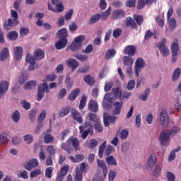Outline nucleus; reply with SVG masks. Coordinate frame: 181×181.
Here are the masks:
<instances>
[{
    "instance_id": "f257e3e1",
    "label": "nucleus",
    "mask_w": 181,
    "mask_h": 181,
    "mask_svg": "<svg viewBox=\"0 0 181 181\" xmlns=\"http://www.w3.org/2000/svg\"><path fill=\"white\" fill-rule=\"evenodd\" d=\"M61 148L68 152V153H71L73 151V148L75 151H80V141L77 138L69 139L66 143H63Z\"/></svg>"
},
{
    "instance_id": "f03ea898",
    "label": "nucleus",
    "mask_w": 181,
    "mask_h": 181,
    "mask_svg": "<svg viewBox=\"0 0 181 181\" xmlns=\"http://www.w3.org/2000/svg\"><path fill=\"white\" fill-rule=\"evenodd\" d=\"M97 164L98 168L103 170V175H101L100 173L96 174L93 177V181H104L105 177H107V173H108V168H107V164L105 162L102 160H97Z\"/></svg>"
},
{
    "instance_id": "7ed1b4c3",
    "label": "nucleus",
    "mask_w": 181,
    "mask_h": 181,
    "mask_svg": "<svg viewBox=\"0 0 181 181\" xmlns=\"http://www.w3.org/2000/svg\"><path fill=\"white\" fill-rule=\"evenodd\" d=\"M158 118L160 127L168 128L169 127V113L166 109H161L158 113Z\"/></svg>"
},
{
    "instance_id": "20e7f679",
    "label": "nucleus",
    "mask_w": 181,
    "mask_h": 181,
    "mask_svg": "<svg viewBox=\"0 0 181 181\" xmlns=\"http://www.w3.org/2000/svg\"><path fill=\"white\" fill-rule=\"evenodd\" d=\"M79 129L80 132L82 133L81 138H83V139H86V138L88 136V134H90V135L94 134L93 124L90 122H85L84 126H80Z\"/></svg>"
},
{
    "instance_id": "39448f33",
    "label": "nucleus",
    "mask_w": 181,
    "mask_h": 181,
    "mask_svg": "<svg viewBox=\"0 0 181 181\" xmlns=\"http://www.w3.org/2000/svg\"><path fill=\"white\" fill-rule=\"evenodd\" d=\"M84 40H86V37L84 35H79L76 37L70 47L71 52H78V50L81 49V46H83V42H84Z\"/></svg>"
},
{
    "instance_id": "423d86ee",
    "label": "nucleus",
    "mask_w": 181,
    "mask_h": 181,
    "mask_svg": "<svg viewBox=\"0 0 181 181\" xmlns=\"http://www.w3.org/2000/svg\"><path fill=\"white\" fill-rule=\"evenodd\" d=\"M49 86L46 81L42 80V83L38 86L37 101H42V99L45 97V93H49Z\"/></svg>"
},
{
    "instance_id": "0eeeda50",
    "label": "nucleus",
    "mask_w": 181,
    "mask_h": 181,
    "mask_svg": "<svg viewBox=\"0 0 181 181\" xmlns=\"http://www.w3.org/2000/svg\"><path fill=\"white\" fill-rule=\"evenodd\" d=\"M123 64L126 66V73L129 76H132V65L134 64V58L131 56H124L123 57Z\"/></svg>"
},
{
    "instance_id": "6e6552de",
    "label": "nucleus",
    "mask_w": 181,
    "mask_h": 181,
    "mask_svg": "<svg viewBox=\"0 0 181 181\" xmlns=\"http://www.w3.org/2000/svg\"><path fill=\"white\" fill-rule=\"evenodd\" d=\"M144 67H146V62L142 57H139L136 59L135 62V67H134V73L136 77H139V71L144 69Z\"/></svg>"
},
{
    "instance_id": "1a4fd4ad",
    "label": "nucleus",
    "mask_w": 181,
    "mask_h": 181,
    "mask_svg": "<svg viewBox=\"0 0 181 181\" xmlns=\"http://www.w3.org/2000/svg\"><path fill=\"white\" fill-rule=\"evenodd\" d=\"M157 47H158L163 57H168V56L170 54V50L166 47V39H163L160 42H158L157 44Z\"/></svg>"
},
{
    "instance_id": "9d476101",
    "label": "nucleus",
    "mask_w": 181,
    "mask_h": 181,
    "mask_svg": "<svg viewBox=\"0 0 181 181\" xmlns=\"http://www.w3.org/2000/svg\"><path fill=\"white\" fill-rule=\"evenodd\" d=\"M170 136V132L169 130H164L160 134L159 141L163 146H166L169 142Z\"/></svg>"
},
{
    "instance_id": "9b49d317",
    "label": "nucleus",
    "mask_w": 181,
    "mask_h": 181,
    "mask_svg": "<svg viewBox=\"0 0 181 181\" xmlns=\"http://www.w3.org/2000/svg\"><path fill=\"white\" fill-rule=\"evenodd\" d=\"M114 101H115V98L112 96L111 93H107L105 95L103 98L102 105L103 108H109L110 105L108 104V103L112 104L114 103Z\"/></svg>"
},
{
    "instance_id": "f8f14e48",
    "label": "nucleus",
    "mask_w": 181,
    "mask_h": 181,
    "mask_svg": "<svg viewBox=\"0 0 181 181\" xmlns=\"http://www.w3.org/2000/svg\"><path fill=\"white\" fill-rule=\"evenodd\" d=\"M23 166L26 170H29L30 172L32 169L39 166V161L37 160V158H33L29 160L28 162H25Z\"/></svg>"
},
{
    "instance_id": "ddd939ff",
    "label": "nucleus",
    "mask_w": 181,
    "mask_h": 181,
    "mask_svg": "<svg viewBox=\"0 0 181 181\" xmlns=\"http://www.w3.org/2000/svg\"><path fill=\"white\" fill-rule=\"evenodd\" d=\"M65 63L69 69H71L72 71H76L78 66H80V62L74 58L67 59Z\"/></svg>"
},
{
    "instance_id": "4468645a",
    "label": "nucleus",
    "mask_w": 181,
    "mask_h": 181,
    "mask_svg": "<svg viewBox=\"0 0 181 181\" xmlns=\"http://www.w3.org/2000/svg\"><path fill=\"white\" fill-rule=\"evenodd\" d=\"M25 62H26V63L30 64L29 67H28V70H30V71H32L35 70V69H36L35 67V64H36V60L35 59L33 56H32V54H27Z\"/></svg>"
},
{
    "instance_id": "2eb2a0df",
    "label": "nucleus",
    "mask_w": 181,
    "mask_h": 181,
    "mask_svg": "<svg viewBox=\"0 0 181 181\" xmlns=\"http://www.w3.org/2000/svg\"><path fill=\"white\" fill-rule=\"evenodd\" d=\"M122 107H124V102H122V100L120 102H115L113 104L112 114H114V115H119V114H121Z\"/></svg>"
},
{
    "instance_id": "dca6fc26",
    "label": "nucleus",
    "mask_w": 181,
    "mask_h": 181,
    "mask_svg": "<svg viewBox=\"0 0 181 181\" xmlns=\"http://www.w3.org/2000/svg\"><path fill=\"white\" fill-rule=\"evenodd\" d=\"M9 88V82L6 81H1L0 83V100L4 96V94H6Z\"/></svg>"
},
{
    "instance_id": "f3484780",
    "label": "nucleus",
    "mask_w": 181,
    "mask_h": 181,
    "mask_svg": "<svg viewBox=\"0 0 181 181\" xmlns=\"http://www.w3.org/2000/svg\"><path fill=\"white\" fill-rule=\"evenodd\" d=\"M71 115L76 122H78V124H83V117H81V114L77 111V110L72 108L71 110Z\"/></svg>"
},
{
    "instance_id": "a211bd4d",
    "label": "nucleus",
    "mask_w": 181,
    "mask_h": 181,
    "mask_svg": "<svg viewBox=\"0 0 181 181\" xmlns=\"http://www.w3.org/2000/svg\"><path fill=\"white\" fill-rule=\"evenodd\" d=\"M14 57L17 62H19L23 56V48L21 46L14 47Z\"/></svg>"
},
{
    "instance_id": "6ab92c4d",
    "label": "nucleus",
    "mask_w": 181,
    "mask_h": 181,
    "mask_svg": "<svg viewBox=\"0 0 181 181\" xmlns=\"http://www.w3.org/2000/svg\"><path fill=\"white\" fill-rule=\"evenodd\" d=\"M116 119H117V116L106 115V114L104 113L103 122H104L105 127H108L110 125V124H114Z\"/></svg>"
},
{
    "instance_id": "aec40b11",
    "label": "nucleus",
    "mask_w": 181,
    "mask_h": 181,
    "mask_svg": "<svg viewBox=\"0 0 181 181\" xmlns=\"http://www.w3.org/2000/svg\"><path fill=\"white\" fill-rule=\"evenodd\" d=\"M88 121H86L85 122H90L93 124V128L94 127V124H96V122L100 121V119L98 118V116L95 113H88L87 116Z\"/></svg>"
},
{
    "instance_id": "412c9836",
    "label": "nucleus",
    "mask_w": 181,
    "mask_h": 181,
    "mask_svg": "<svg viewBox=\"0 0 181 181\" xmlns=\"http://www.w3.org/2000/svg\"><path fill=\"white\" fill-rule=\"evenodd\" d=\"M155 163H156V155L151 153L147 162V168L152 170V168L155 166Z\"/></svg>"
},
{
    "instance_id": "4be33fe9",
    "label": "nucleus",
    "mask_w": 181,
    "mask_h": 181,
    "mask_svg": "<svg viewBox=\"0 0 181 181\" xmlns=\"http://www.w3.org/2000/svg\"><path fill=\"white\" fill-rule=\"evenodd\" d=\"M67 46V39L59 38L58 41L55 42V47L57 50H62Z\"/></svg>"
},
{
    "instance_id": "5701e85b",
    "label": "nucleus",
    "mask_w": 181,
    "mask_h": 181,
    "mask_svg": "<svg viewBox=\"0 0 181 181\" xmlns=\"http://www.w3.org/2000/svg\"><path fill=\"white\" fill-rule=\"evenodd\" d=\"M18 23L19 22H18V20L14 18H9L8 20V23L4 24V29L6 30H11V28L16 26Z\"/></svg>"
},
{
    "instance_id": "b1692460",
    "label": "nucleus",
    "mask_w": 181,
    "mask_h": 181,
    "mask_svg": "<svg viewBox=\"0 0 181 181\" xmlns=\"http://www.w3.org/2000/svg\"><path fill=\"white\" fill-rule=\"evenodd\" d=\"M124 54H129V56H134L135 52H136V47L135 45H128L124 49Z\"/></svg>"
},
{
    "instance_id": "393cba45",
    "label": "nucleus",
    "mask_w": 181,
    "mask_h": 181,
    "mask_svg": "<svg viewBox=\"0 0 181 181\" xmlns=\"http://www.w3.org/2000/svg\"><path fill=\"white\" fill-rule=\"evenodd\" d=\"M88 108L89 111L91 112H98V103H97L93 100H90L88 105Z\"/></svg>"
},
{
    "instance_id": "a878e982",
    "label": "nucleus",
    "mask_w": 181,
    "mask_h": 181,
    "mask_svg": "<svg viewBox=\"0 0 181 181\" xmlns=\"http://www.w3.org/2000/svg\"><path fill=\"white\" fill-rule=\"evenodd\" d=\"M171 53L172 54H179V40L175 39L171 45Z\"/></svg>"
},
{
    "instance_id": "bb28decb",
    "label": "nucleus",
    "mask_w": 181,
    "mask_h": 181,
    "mask_svg": "<svg viewBox=\"0 0 181 181\" xmlns=\"http://www.w3.org/2000/svg\"><path fill=\"white\" fill-rule=\"evenodd\" d=\"M125 13L122 10H116L112 12V19L116 21L117 19H121V18H124Z\"/></svg>"
},
{
    "instance_id": "cd10ccee",
    "label": "nucleus",
    "mask_w": 181,
    "mask_h": 181,
    "mask_svg": "<svg viewBox=\"0 0 181 181\" xmlns=\"http://www.w3.org/2000/svg\"><path fill=\"white\" fill-rule=\"evenodd\" d=\"M29 78V74L26 73V71H23L21 75L18 76V83L19 84H25V82L28 81Z\"/></svg>"
},
{
    "instance_id": "c85d7f7f",
    "label": "nucleus",
    "mask_w": 181,
    "mask_h": 181,
    "mask_svg": "<svg viewBox=\"0 0 181 181\" xmlns=\"http://www.w3.org/2000/svg\"><path fill=\"white\" fill-rule=\"evenodd\" d=\"M126 25L127 27L131 28V29H136V23H135V20L131 17L127 18Z\"/></svg>"
},
{
    "instance_id": "c756f323",
    "label": "nucleus",
    "mask_w": 181,
    "mask_h": 181,
    "mask_svg": "<svg viewBox=\"0 0 181 181\" xmlns=\"http://www.w3.org/2000/svg\"><path fill=\"white\" fill-rule=\"evenodd\" d=\"M8 56H9V50H8V48L6 47L4 48L0 53V61L5 62V60L8 59Z\"/></svg>"
},
{
    "instance_id": "7c9ffc66",
    "label": "nucleus",
    "mask_w": 181,
    "mask_h": 181,
    "mask_svg": "<svg viewBox=\"0 0 181 181\" xmlns=\"http://www.w3.org/2000/svg\"><path fill=\"white\" fill-rule=\"evenodd\" d=\"M68 33L66 28H62L58 31L57 33V37L59 39H67Z\"/></svg>"
},
{
    "instance_id": "2f4dec72",
    "label": "nucleus",
    "mask_w": 181,
    "mask_h": 181,
    "mask_svg": "<svg viewBox=\"0 0 181 181\" xmlns=\"http://www.w3.org/2000/svg\"><path fill=\"white\" fill-rule=\"evenodd\" d=\"M83 81L88 86H94L95 84V81L94 80V77H93L91 75H86L83 78Z\"/></svg>"
},
{
    "instance_id": "473e14b6",
    "label": "nucleus",
    "mask_w": 181,
    "mask_h": 181,
    "mask_svg": "<svg viewBox=\"0 0 181 181\" xmlns=\"http://www.w3.org/2000/svg\"><path fill=\"white\" fill-rule=\"evenodd\" d=\"M107 165L110 166H117V160L114 156H109L105 159Z\"/></svg>"
},
{
    "instance_id": "72a5a7b5",
    "label": "nucleus",
    "mask_w": 181,
    "mask_h": 181,
    "mask_svg": "<svg viewBox=\"0 0 181 181\" xmlns=\"http://www.w3.org/2000/svg\"><path fill=\"white\" fill-rule=\"evenodd\" d=\"M34 57L35 60H42L45 58V52L42 49L35 50L34 52Z\"/></svg>"
},
{
    "instance_id": "f704fd0d",
    "label": "nucleus",
    "mask_w": 181,
    "mask_h": 181,
    "mask_svg": "<svg viewBox=\"0 0 181 181\" xmlns=\"http://www.w3.org/2000/svg\"><path fill=\"white\" fill-rule=\"evenodd\" d=\"M9 142V135L6 133H2L0 135V145H5Z\"/></svg>"
},
{
    "instance_id": "c9c22d12",
    "label": "nucleus",
    "mask_w": 181,
    "mask_h": 181,
    "mask_svg": "<svg viewBox=\"0 0 181 181\" xmlns=\"http://www.w3.org/2000/svg\"><path fill=\"white\" fill-rule=\"evenodd\" d=\"M79 93H80V88H77L76 89L74 90L69 94L68 97L69 100H70V101H74V100L77 98V96L78 95Z\"/></svg>"
},
{
    "instance_id": "e433bc0d",
    "label": "nucleus",
    "mask_w": 181,
    "mask_h": 181,
    "mask_svg": "<svg viewBox=\"0 0 181 181\" xmlns=\"http://www.w3.org/2000/svg\"><path fill=\"white\" fill-rule=\"evenodd\" d=\"M37 84L36 81H30L24 85L23 88L25 90H32V88H35V87H36Z\"/></svg>"
},
{
    "instance_id": "4c0bfd02",
    "label": "nucleus",
    "mask_w": 181,
    "mask_h": 181,
    "mask_svg": "<svg viewBox=\"0 0 181 181\" xmlns=\"http://www.w3.org/2000/svg\"><path fill=\"white\" fill-rule=\"evenodd\" d=\"M11 119L13 121V122H19V120L21 119V113L18 110H15L12 115H11Z\"/></svg>"
},
{
    "instance_id": "58836bf2",
    "label": "nucleus",
    "mask_w": 181,
    "mask_h": 181,
    "mask_svg": "<svg viewBox=\"0 0 181 181\" xmlns=\"http://www.w3.org/2000/svg\"><path fill=\"white\" fill-rule=\"evenodd\" d=\"M180 74H181L180 68L175 69L172 76L173 81H176V80H179V78H180Z\"/></svg>"
},
{
    "instance_id": "ea45409f",
    "label": "nucleus",
    "mask_w": 181,
    "mask_h": 181,
    "mask_svg": "<svg viewBox=\"0 0 181 181\" xmlns=\"http://www.w3.org/2000/svg\"><path fill=\"white\" fill-rule=\"evenodd\" d=\"M44 141L45 144H53L54 142V137L50 134H47L44 136Z\"/></svg>"
},
{
    "instance_id": "a19ab883",
    "label": "nucleus",
    "mask_w": 181,
    "mask_h": 181,
    "mask_svg": "<svg viewBox=\"0 0 181 181\" xmlns=\"http://www.w3.org/2000/svg\"><path fill=\"white\" fill-rule=\"evenodd\" d=\"M117 54V51L114 49H109L105 54L106 60H110V59H112L114 56Z\"/></svg>"
},
{
    "instance_id": "79ce46f5",
    "label": "nucleus",
    "mask_w": 181,
    "mask_h": 181,
    "mask_svg": "<svg viewBox=\"0 0 181 181\" xmlns=\"http://www.w3.org/2000/svg\"><path fill=\"white\" fill-rule=\"evenodd\" d=\"M112 93H113L115 98H121L122 95V91L119 89V87L113 88L112 89Z\"/></svg>"
},
{
    "instance_id": "37998d69",
    "label": "nucleus",
    "mask_w": 181,
    "mask_h": 181,
    "mask_svg": "<svg viewBox=\"0 0 181 181\" xmlns=\"http://www.w3.org/2000/svg\"><path fill=\"white\" fill-rule=\"evenodd\" d=\"M149 93H151L149 88L146 89L144 93H141L139 100L141 101H146L148 100V97L149 96Z\"/></svg>"
},
{
    "instance_id": "c03bdc74",
    "label": "nucleus",
    "mask_w": 181,
    "mask_h": 181,
    "mask_svg": "<svg viewBox=\"0 0 181 181\" xmlns=\"http://www.w3.org/2000/svg\"><path fill=\"white\" fill-rule=\"evenodd\" d=\"M69 114H70V107H66L61 110V111L59 113V115L61 118H63V117H66V115H69Z\"/></svg>"
},
{
    "instance_id": "a18cd8bd",
    "label": "nucleus",
    "mask_w": 181,
    "mask_h": 181,
    "mask_svg": "<svg viewBox=\"0 0 181 181\" xmlns=\"http://www.w3.org/2000/svg\"><path fill=\"white\" fill-rule=\"evenodd\" d=\"M105 146H107V141H103L99 147V150H98L99 158H103L104 151H105Z\"/></svg>"
},
{
    "instance_id": "49530a36",
    "label": "nucleus",
    "mask_w": 181,
    "mask_h": 181,
    "mask_svg": "<svg viewBox=\"0 0 181 181\" xmlns=\"http://www.w3.org/2000/svg\"><path fill=\"white\" fill-rule=\"evenodd\" d=\"M42 174V170L39 168H35L33 171L30 172V177L31 179H35V177H37L39 175Z\"/></svg>"
},
{
    "instance_id": "de8ad7c7",
    "label": "nucleus",
    "mask_w": 181,
    "mask_h": 181,
    "mask_svg": "<svg viewBox=\"0 0 181 181\" xmlns=\"http://www.w3.org/2000/svg\"><path fill=\"white\" fill-rule=\"evenodd\" d=\"M100 18H101V14L100 13L93 15L90 19V21H89L90 24L94 25V23H96V22H98L100 21Z\"/></svg>"
},
{
    "instance_id": "09e8293b",
    "label": "nucleus",
    "mask_w": 181,
    "mask_h": 181,
    "mask_svg": "<svg viewBox=\"0 0 181 181\" xmlns=\"http://www.w3.org/2000/svg\"><path fill=\"white\" fill-rule=\"evenodd\" d=\"M75 180L76 181L83 180V173L80 170V168H78L76 169Z\"/></svg>"
},
{
    "instance_id": "8fccbe9b",
    "label": "nucleus",
    "mask_w": 181,
    "mask_h": 181,
    "mask_svg": "<svg viewBox=\"0 0 181 181\" xmlns=\"http://www.w3.org/2000/svg\"><path fill=\"white\" fill-rule=\"evenodd\" d=\"M74 57H75V59H76V60H78L79 62H86L87 59H88L86 55L81 54H74Z\"/></svg>"
},
{
    "instance_id": "3c124183",
    "label": "nucleus",
    "mask_w": 181,
    "mask_h": 181,
    "mask_svg": "<svg viewBox=\"0 0 181 181\" xmlns=\"http://www.w3.org/2000/svg\"><path fill=\"white\" fill-rule=\"evenodd\" d=\"M82 173H87L88 170V164L86 162L81 163L80 165V170Z\"/></svg>"
},
{
    "instance_id": "603ef678",
    "label": "nucleus",
    "mask_w": 181,
    "mask_h": 181,
    "mask_svg": "<svg viewBox=\"0 0 181 181\" xmlns=\"http://www.w3.org/2000/svg\"><path fill=\"white\" fill-rule=\"evenodd\" d=\"M8 38L9 40H16L18 39V33L16 31H11L8 33Z\"/></svg>"
},
{
    "instance_id": "864d4df0",
    "label": "nucleus",
    "mask_w": 181,
    "mask_h": 181,
    "mask_svg": "<svg viewBox=\"0 0 181 181\" xmlns=\"http://www.w3.org/2000/svg\"><path fill=\"white\" fill-rule=\"evenodd\" d=\"M169 28L170 30H175L176 28V19L172 18L170 20L168 19Z\"/></svg>"
},
{
    "instance_id": "5fc2aeb1",
    "label": "nucleus",
    "mask_w": 181,
    "mask_h": 181,
    "mask_svg": "<svg viewBox=\"0 0 181 181\" xmlns=\"http://www.w3.org/2000/svg\"><path fill=\"white\" fill-rule=\"evenodd\" d=\"M112 152H115V147L112 145H109L105 151V154L106 156H109L110 153H112Z\"/></svg>"
},
{
    "instance_id": "6e6d98bb",
    "label": "nucleus",
    "mask_w": 181,
    "mask_h": 181,
    "mask_svg": "<svg viewBox=\"0 0 181 181\" xmlns=\"http://www.w3.org/2000/svg\"><path fill=\"white\" fill-rule=\"evenodd\" d=\"M161 171H162V166L160 165V164L156 165L155 168L153 170L154 176H159V175H160Z\"/></svg>"
},
{
    "instance_id": "4d7b16f0",
    "label": "nucleus",
    "mask_w": 181,
    "mask_h": 181,
    "mask_svg": "<svg viewBox=\"0 0 181 181\" xmlns=\"http://www.w3.org/2000/svg\"><path fill=\"white\" fill-rule=\"evenodd\" d=\"M23 139L27 142L28 145H30L33 142V136L32 134H26L23 136Z\"/></svg>"
},
{
    "instance_id": "13d9d810",
    "label": "nucleus",
    "mask_w": 181,
    "mask_h": 181,
    "mask_svg": "<svg viewBox=\"0 0 181 181\" xmlns=\"http://www.w3.org/2000/svg\"><path fill=\"white\" fill-rule=\"evenodd\" d=\"M121 33H122V30L121 28H116L113 30L112 36L115 39H118L121 36Z\"/></svg>"
},
{
    "instance_id": "bf43d9fd",
    "label": "nucleus",
    "mask_w": 181,
    "mask_h": 181,
    "mask_svg": "<svg viewBox=\"0 0 181 181\" xmlns=\"http://www.w3.org/2000/svg\"><path fill=\"white\" fill-rule=\"evenodd\" d=\"M90 70V66L88 65H83L80 66L78 69V73H88Z\"/></svg>"
},
{
    "instance_id": "052dcab7",
    "label": "nucleus",
    "mask_w": 181,
    "mask_h": 181,
    "mask_svg": "<svg viewBox=\"0 0 181 181\" xmlns=\"http://www.w3.org/2000/svg\"><path fill=\"white\" fill-rule=\"evenodd\" d=\"M128 135H129V132L127 129H122L120 133V139L122 141L127 139L128 138Z\"/></svg>"
},
{
    "instance_id": "680f3d73",
    "label": "nucleus",
    "mask_w": 181,
    "mask_h": 181,
    "mask_svg": "<svg viewBox=\"0 0 181 181\" xmlns=\"http://www.w3.org/2000/svg\"><path fill=\"white\" fill-rule=\"evenodd\" d=\"M87 103V98L86 97V95H83L80 101V104H79V110H83L84 107H86V104Z\"/></svg>"
},
{
    "instance_id": "e2e57ef3",
    "label": "nucleus",
    "mask_w": 181,
    "mask_h": 181,
    "mask_svg": "<svg viewBox=\"0 0 181 181\" xmlns=\"http://www.w3.org/2000/svg\"><path fill=\"white\" fill-rule=\"evenodd\" d=\"M98 145V141L95 140V139H92L89 141L88 148L90 149H94L95 146Z\"/></svg>"
},
{
    "instance_id": "0e129e2a",
    "label": "nucleus",
    "mask_w": 181,
    "mask_h": 181,
    "mask_svg": "<svg viewBox=\"0 0 181 181\" xmlns=\"http://www.w3.org/2000/svg\"><path fill=\"white\" fill-rule=\"evenodd\" d=\"M166 177L168 181H175L176 179V176L175 174L172 172H167L166 173Z\"/></svg>"
},
{
    "instance_id": "69168bd1",
    "label": "nucleus",
    "mask_w": 181,
    "mask_h": 181,
    "mask_svg": "<svg viewBox=\"0 0 181 181\" xmlns=\"http://www.w3.org/2000/svg\"><path fill=\"white\" fill-rule=\"evenodd\" d=\"M134 18L137 25H141L144 23V17L142 16L134 15Z\"/></svg>"
},
{
    "instance_id": "338daca9",
    "label": "nucleus",
    "mask_w": 181,
    "mask_h": 181,
    "mask_svg": "<svg viewBox=\"0 0 181 181\" xmlns=\"http://www.w3.org/2000/svg\"><path fill=\"white\" fill-rule=\"evenodd\" d=\"M175 107L178 112H181V103H180V99L179 98L175 99Z\"/></svg>"
},
{
    "instance_id": "774afa93",
    "label": "nucleus",
    "mask_w": 181,
    "mask_h": 181,
    "mask_svg": "<svg viewBox=\"0 0 181 181\" xmlns=\"http://www.w3.org/2000/svg\"><path fill=\"white\" fill-rule=\"evenodd\" d=\"M112 86H113L112 81L105 82L104 90L106 93L110 91V90H111V88H112Z\"/></svg>"
}]
</instances>
